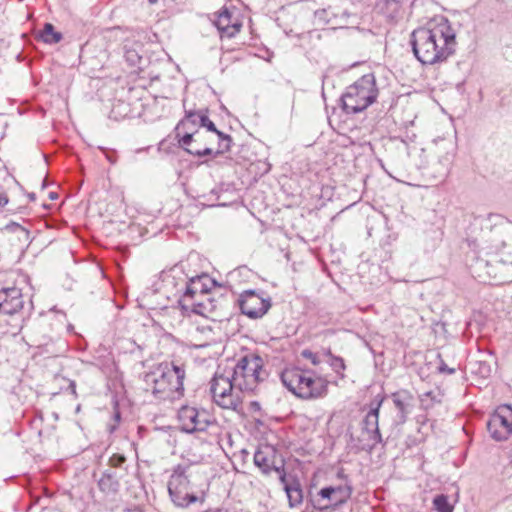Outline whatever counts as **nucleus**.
<instances>
[{"mask_svg": "<svg viewBox=\"0 0 512 512\" xmlns=\"http://www.w3.org/2000/svg\"><path fill=\"white\" fill-rule=\"evenodd\" d=\"M410 44L423 65L442 63L456 51V32L446 18H435L411 33Z\"/></svg>", "mask_w": 512, "mask_h": 512, "instance_id": "1", "label": "nucleus"}, {"mask_svg": "<svg viewBox=\"0 0 512 512\" xmlns=\"http://www.w3.org/2000/svg\"><path fill=\"white\" fill-rule=\"evenodd\" d=\"M185 370L182 365L161 363L144 378L145 390L159 400H175L183 395Z\"/></svg>", "mask_w": 512, "mask_h": 512, "instance_id": "2", "label": "nucleus"}, {"mask_svg": "<svg viewBox=\"0 0 512 512\" xmlns=\"http://www.w3.org/2000/svg\"><path fill=\"white\" fill-rule=\"evenodd\" d=\"M490 241L492 248L497 253L506 247L509 251L507 253L502 252V256H496L490 260L479 259L477 267H486L488 268L487 274L490 277L501 279L503 271L512 266V222L502 219L499 223H496L491 228Z\"/></svg>", "mask_w": 512, "mask_h": 512, "instance_id": "3", "label": "nucleus"}, {"mask_svg": "<svg viewBox=\"0 0 512 512\" xmlns=\"http://www.w3.org/2000/svg\"><path fill=\"white\" fill-rule=\"evenodd\" d=\"M214 281L207 275L191 278L185 283L183 294L178 302L185 313H195L207 316L215 308L214 301L209 297V291Z\"/></svg>", "mask_w": 512, "mask_h": 512, "instance_id": "4", "label": "nucleus"}, {"mask_svg": "<svg viewBox=\"0 0 512 512\" xmlns=\"http://www.w3.org/2000/svg\"><path fill=\"white\" fill-rule=\"evenodd\" d=\"M378 95L375 77L366 74L348 86L341 97L342 108L347 114H356L367 109Z\"/></svg>", "mask_w": 512, "mask_h": 512, "instance_id": "5", "label": "nucleus"}, {"mask_svg": "<svg viewBox=\"0 0 512 512\" xmlns=\"http://www.w3.org/2000/svg\"><path fill=\"white\" fill-rule=\"evenodd\" d=\"M228 374L233 378L234 385L244 392H253L259 383L264 380L263 359L250 353L241 357L231 372Z\"/></svg>", "mask_w": 512, "mask_h": 512, "instance_id": "6", "label": "nucleus"}, {"mask_svg": "<svg viewBox=\"0 0 512 512\" xmlns=\"http://www.w3.org/2000/svg\"><path fill=\"white\" fill-rule=\"evenodd\" d=\"M210 392L214 402L224 409L236 411L242 403L243 391L234 385V380L228 373H215L210 382Z\"/></svg>", "mask_w": 512, "mask_h": 512, "instance_id": "7", "label": "nucleus"}, {"mask_svg": "<svg viewBox=\"0 0 512 512\" xmlns=\"http://www.w3.org/2000/svg\"><path fill=\"white\" fill-rule=\"evenodd\" d=\"M328 381L314 377L309 371L295 370L290 374V392L302 399L319 398L326 394Z\"/></svg>", "mask_w": 512, "mask_h": 512, "instance_id": "8", "label": "nucleus"}, {"mask_svg": "<svg viewBox=\"0 0 512 512\" xmlns=\"http://www.w3.org/2000/svg\"><path fill=\"white\" fill-rule=\"evenodd\" d=\"M168 491L173 503L178 507H187L197 501V497L190 492V482L186 469L178 466L168 482Z\"/></svg>", "mask_w": 512, "mask_h": 512, "instance_id": "9", "label": "nucleus"}, {"mask_svg": "<svg viewBox=\"0 0 512 512\" xmlns=\"http://www.w3.org/2000/svg\"><path fill=\"white\" fill-rule=\"evenodd\" d=\"M487 429L493 439L497 441L507 439L512 434L511 406H499L490 416L487 422Z\"/></svg>", "mask_w": 512, "mask_h": 512, "instance_id": "10", "label": "nucleus"}, {"mask_svg": "<svg viewBox=\"0 0 512 512\" xmlns=\"http://www.w3.org/2000/svg\"><path fill=\"white\" fill-rule=\"evenodd\" d=\"M180 427L187 433L205 431L211 424L210 416L205 410L183 406L178 411Z\"/></svg>", "mask_w": 512, "mask_h": 512, "instance_id": "11", "label": "nucleus"}, {"mask_svg": "<svg viewBox=\"0 0 512 512\" xmlns=\"http://www.w3.org/2000/svg\"><path fill=\"white\" fill-rule=\"evenodd\" d=\"M352 488L351 486L338 485V486H328L322 488L318 492L317 503L319 505V509L326 510L331 506L337 507L347 502V500L351 497Z\"/></svg>", "mask_w": 512, "mask_h": 512, "instance_id": "12", "label": "nucleus"}, {"mask_svg": "<svg viewBox=\"0 0 512 512\" xmlns=\"http://www.w3.org/2000/svg\"><path fill=\"white\" fill-rule=\"evenodd\" d=\"M209 143H211V139H206L205 135L199 131H186L179 138L181 147L188 153L199 157L212 154L213 149L208 146Z\"/></svg>", "mask_w": 512, "mask_h": 512, "instance_id": "13", "label": "nucleus"}, {"mask_svg": "<svg viewBox=\"0 0 512 512\" xmlns=\"http://www.w3.org/2000/svg\"><path fill=\"white\" fill-rule=\"evenodd\" d=\"M382 402L383 399H380L375 406L371 407L362 422L363 434L365 435V440L368 441L367 446L370 448L382 441L379 431V410Z\"/></svg>", "mask_w": 512, "mask_h": 512, "instance_id": "14", "label": "nucleus"}, {"mask_svg": "<svg viewBox=\"0 0 512 512\" xmlns=\"http://www.w3.org/2000/svg\"><path fill=\"white\" fill-rule=\"evenodd\" d=\"M239 306L243 314L253 319L263 316L268 309L266 301L252 290L240 295Z\"/></svg>", "mask_w": 512, "mask_h": 512, "instance_id": "15", "label": "nucleus"}, {"mask_svg": "<svg viewBox=\"0 0 512 512\" xmlns=\"http://www.w3.org/2000/svg\"><path fill=\"white\" fill-rule=\"evenodd\" d=\"M24 307L21 289L7 287L0 290V314L14 315Z\"/></svg>", "mask_w": 512, "mask_h": 512, "instance_id": "16", "label": "nucleus"}, {"mask_svg": "<svg viewBox=\"0 0 512 512\" xmlns=\"http://www.w3.org/2000/svg\"><path fill=\"white\" fill-rule=\"evenodd\" d=\"M393 404L397 410L394 422L402 425L406 422L408 415L414 406V397L407 390H399L391 395Z\"/></svg>", "mask_w": 512, "mask_h": 512, "instance_id": "17", "label": "nucleus"}, {"mask_svg": "<svg viewBox=\"0 0 512 512\" xmlns=\"http://www.w3.org/2000/svg\"><path fill=\"white\" fill-rule=\"evenodd\" d=\"M215 25L221 33V37L232 38L240 31L242 22L234 16L233 11L223 8L218 14Z\"/></svg>", "mask_w": 512, "mask_h": 512, "instance_id": "18", "label": "nucleus"}, {"mask_svg": "<svg viewBox=\"0 0 512 512\" xmlns=\"http://www.w3.org/2000/svg\"><path fill=\"white\" fill-rule=\"evenodd\" d=\"M254 463L257 467H259L264 473H269L271 471L275 472L278 479L281 481L283 485V490L288 496V481L286 480V471L284 465L281 467L273 464L271 466L268 455L263 450H257L254 454Z\"/></svg>", "mask_w": 512, "mask_h": 512, "instance_id": "19", "label": "nucleus"}, {"mask_svg": "<svg viewBox=\"0 0 512 512\" xmlns=\"http://www.w3.org/2000/svg\"><path fill=\"white\" fill-rule=\"evenodd\" d=\"M196 115H204L202 111H187L186 116L176 127V135L180 137L186 131L194 132L193 129L199 126V119Z\"/></svg>", "mask_w": 512, "mask_h": 512, "instance_id": "20", "label": "nucleus"}, {"mask_svg": "<svg viewBox=\"0 0 512 512\" xmlns=\"http://www.w3.org/2000/svg\"><path fill=\"white\" fill-rule=\"evenodd\" d=\"M98 487L104 493H116L119 488V482L114 473L105 472L98 480Z\"/></svg>", "mask_w": 512, "mask_h": 512, "instance_id": "21", "label": "nucleus"}, {"mask_svg": "<svg viewBox=\"0 0 512 512\" xmlns=\"http://www.w3.org/2000/svg\"><path fill=\"white\" fill-rule=\"evenodd\" d=\"M193 337L195 340L200 341V343L195 344L198 347H205L214 342L213 331L210 327H197Z\"/></svg>", "mask_w": 512, "mask_h": 512, "instance_id": "22", "label": "nucleus"}, {"mask_svg": "<svg viewBox=\"0 0 512 512\" xmlns=\"http://www.w3.org/2000/svg\"><path fill=\"white\" fill-rule=\"evenodd\" d=\"M41 39L48 44H56L61 41L62 34L55 31L51 23H46L40 33Z\"/></svg>", "mask_w": 512, "mask_h": 512, "instance_id": "23", "label": "nucleus"}, {"mask_svg": "<svg viewBox=\"0 0 512 512\" xmlns=\"http://www.w3.org/2000/svg\"><path fill=\"white\" fill-rule=\"evenodd\" d=\"M451 162L452 159L448 154L441 157L438 161V167L436 169V174L434 175V177L441 180L445 179L449 174Z\"/></svg>", "mask_w": 512, "mask_h": 512, "instance_id": "24", "label": "nucleus"}, {"mask_svg": "<svg viewBox=\"0 0 512 512\" xmlns=\"http://www.w3.org/2000/svg\"><path fill=\"white\" fill-rule=\"evenodd\" d=\"M303 500V491L300 484L296 481H290V507L298 505Z\"/></svg>", "mask_w": 512, "mask_h": 512, "instance_id": "25", "label": "nucleus"}, {"mask_svg": "<svg viewBox=\"0 0 512 512\" xmlns=\"http://www.w3.org/2000/svg\"><path fill=\"white\" fill-rule=\"evenodd\" d=\"M214 140H217L218 142L216 154H222L230 149L231 137L229 135L220 132L214 138L211 139V142Z\"/></svg>", "mask_w": 512, "mask_h": 512, "instance_id": "26", "label": "nucleus"}, {"mask_svg": "<svg viewBox=\"0 0 512 512\" xmlns=\"http://www.w3.org/2000/svg\"><path fill=\"white\" fill-rule=\"evenodd\" d=\"M437 512H453V506L449 503L448 497L444 494L437 495L433 500Z\"/></svg>", "mask_w": 512, "mask_h": 512, "instance_id": "27", "label": "nucleus"}, {"mask_svg": "<svg viewBox=\"0 0 512 512\" xmlns=\"http://www.w3.org/2000/svg\"><path fill=\"white\" fill-rule=\"evenodd\" d=\"M199 119V126L205 127L208 132H211V138H214L221 131L217 130L215 124L208 118V116L204 113V115H196Z\"/></svg>", "mask_w": 512, "mask_h": 512, "instance_id": "28", "label": "nucleus"}, {"mask_svg": "<svg viewBox=\"0 0 512 512\" xmlns=\"http://www.w3.org/2000/svg\"><path fill=\"white\" fill-rule=\"evenodd\" d=\"M330 358H331L330 366L332 367V369L337 374H340L341 378H344L343 371L346 368L344 360L340 357H336V356H332V355H330Z\"/></svg>", "mask_w": 512, "mask_h": 512, "instance_id": "29", "label": "nucleus"}, {"mask_svg": "<svg viewBox=\"0 0 512 512\" xmlns=\"http://www.w3.org/2000/svg\"><path fill=\"white\" fill-rule=\"evenodd\" d=\"M125 57L127 61L131 63V65H137L141 59L137 52L134 50H127L125 53Z\"/></svg>", "mask_w": 512, "mask_h": 512, "instance_id": "30", "label": "nucleus"}, {"mask_svg": "<svg viewBox=\"0 0 512 512\" xmlns=\"http://www.w3.org/2000/svg\"><path fill=\"white\" fill-rule=\"evenodd\" d=\"M126 458L123 455L114 454L110 457L109 463L113 467H119L125 462Z\"/></svg>", "mask_w": 512, "mask_h": 512, "instance_id": "31", "label": "nucleus"}, {"mask_svg": "<svg viewBox=\"0 0 512 512\" xmlns=\"http://www.w3.org/2000/svg\"><path fill=\"white\" fill-rule=\"evenodd\" d=\"M301 356L310 360L312 362V364L314 365H317L319 364V360H318V357L316 354H314L313 352L309 351V350H303L301 352Z\"/></svg>", "mask_w": 512, "mask_h": 512, "instance_id": "32", "label": "nucleus"}, {"mask_svg": "<svg viewBox=\"0 0 512 512\" xmlns=\"http://www.w3.org/2000/svg\"><path fill=\"white\" fill-rule=\"evenodd\" d=\"M280 378L285 387H288V380L286 379V367L280 371Z\"/></svg>", "mask_w": 512, "mask_h": 512, "instance_id": "33", "label": "nucleus"}, {"mask_svg": "<svg viewBox=\"0 0 512 512\" xmlns=\"http://www.w3.org/2000/svg\"><path fill=\"white\" fill-rule=\"evenodd\" d=\"M69 388H70V390H71L72 394L76 396V384H75V382H74V381H71V382H70V384H69Z\"/></svg>", "mask_w": 512, "mask_h": 512, "instance_id": "34", "label": "nucleus"}, {"mask_svg": "<svg viewBox=\"0 0 512 512\" xmlns=\"http://www.w3.org/2000/svg\"><path fill=\"white\" fill-rule=\"evenodd\" d=\"M8 203V198L5 195L0 194V206Z\"/></svg>", "mask_w": 512, "mask_h": 512, "instance_id": "35", "label": "nucleus"}, {"mask_svg": "<svg viewBox=\"0 0 512 512\" xmlns=\"http://www.w3.org/2000/svg\"><path fill=\"white\" fill-rule=\"evenodd\" d=\"M277 361H278V358H277V357H273V358H272V362H273V364H274V365H276V364H277Z\"/></svg>", "mask_w": 512, "mask_h": 512, "instance_id": "36", "label": "nucleus"}, {"mask_svg": "<svg viewBox=\"0 0 512 512\" xmlns=\"http://www.w3.org/2000/svg\"><path fill=\"white\" fill-rule=\"evenodd\" d=\"M158 0H149L151 4H155Z\"/></svg>", "mask_w": 512, "mask_h": 512, "instance_id": "37", "label": "nucleus"}, {"mask_svg": "<svg viewBox=\"0 0 512 512\" xmlns=\"http://www.w3.org/2000/svg\"><path fill=\"white\" fill-rule=\"evenodd\" d=\"M510 462L512 464V448H511V451H510Z\"/></svg>", "mask_w": 512, "mask_h": 512, "instance_id": "38", "label": "nucleus"}, {"mask_svg": "<svg viewBox=\"0 0 512 512\" xmlns=\"http://www.w3.org/2000/svg\"><path fill=\"white\" fill-rule=\"evenodd\" d=\"M449 373H453L454 372V369H449L448 370Z\"/></svg>", "mask_w": 512, "mask_h": 512, "instance_id": "39", "label": "nucleus"}, {"mask_svg": "<svg viewBox=\"0 0 512 512\" xmlns=\"http://www.w3.org/2000/svg\"><path fill=\"white\" fill-rule=\"evenodd\" d=\"M440 370L444 371V370H446V367H441Z\"/></svg>", "mask_w": 512, "mask_h": 512, "instance_id": "40", "label": "nucleus"}]
</instances>
